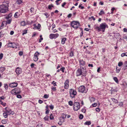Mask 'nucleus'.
Returning <instances> with one entry per match:
<instances>
[{
  "label": "nucleus",
  "mask_w": 127,
  "mask_h": 127,
  "mask_svg": "<svg viewBox=\"0 0 127 127\" xmlns=\"http://www.w3.org/2000/svg\"><path fill=\"white\" fill-rule=\"evenodd\" d=\"M80 69H78L77 71L76 74L77 76H79L82 75L85 76L86 75V70H85V68L84 67L80 66Z\"/></svg>",
  "instance_id": "f257e3e1"
},
{
  "label": "nucleus",
  "mask_w": 127,
  "mask_h": 127,
  "mask_svg": "<svg viewBox=\"0 0 127 127\" xmlns=\"http://www.w3.org/2000/svg\"><path fill=\"white\" fill-rule=\"evenodd\" d=\"M106 28H108V26L105 23H104L100 24L99 27H96L95 29H96L98 31L102 30V32H104Z\"/></svg>",
  "instance_id": "f03ea898"
},
{
  "label": "nucleus",
  "mask_w": 127,
  "mask_h": 127,
  "mask_svg": "<svg viewBox=\"0 0 127 127\" xmlns=\"http://www.w3.org/2000/svg\"><path fill=\"white\" fill-rule=\"evenodd\" d=\"M8 7L6 5H0V13H5L8 10Z\"/></svg>",
  "instance_id": "7ed1b4c3"
},
{
  "label": "nucleus",
  "mask_w": 127,
  "mask_h": 127,
  "mask_svg": "<svg viewBox=\"0 0 127 127\" xmlns=\"http://www.w3.org/2000/svg\"><path fill=\"white\" fill-rule=\"evenodd\" d=\"M80 25L79 23L77 21H73L71 23V26L73 28L77 29Z\"/></svg>",
  "instance_id": "20e7f679"
},
{
  "label": "nucleus",
  "mask_w": 127,
  "mask_h": 127,
  "mask_svg": "<svg viewBox=\"0 0 127 127\" xmlns=\"http://www.w3.org/2000/svg\"><path fill=\"white\" fill-rule=\"evenodd\" d=\"M73 109L75 111H77L80 108L79 103L78 102H75L73 104Z\"/></svg>",
  "instance_id": "39448f33"
},
{
  "label": "nucleus",
  "mask_w": 127,
  "mask_h": 127,
  "mask_svg": "<svg viewBox=\"0 0 127 127\" xmlns=\"http://www.w3.org/2000/svg\"><path fill=\"white\" fill-rule=\"evenodd\" d=\"M70 96L72 98L74 97L77 94V93L75 90L73 89H70L69 91Z\"/></svg>",
  "instance_id": "423d86ee"
},
{
  "label": "nucleus",
  "mask_w": 127,
  "mask_h": 127,
  "mask_svg": "<svg viewBox=\"0 0 127 127\" xmlns=\"http://www.w3.org/2000/svg\"><path fill=\"white\" fill-rule=\"evenodd\" d=\"M78 90L79 92L82 93H86L87 92V91L85 89V88L83 86H81L79 87L78 88Z\"/></svg>",
  "instance_id": "0eeeda50"
},
{
  "label": "nucleus",
  "mask_w": 127,
  "mask_h": 127,
  "mask_svg": "<svg viewBox=\"0 0 127 127\" xmlns=\"http://www.w3.org/2000/svg\"><path fill=\"white\" fill-rule=\"evenodd\" d=\"M59 36V34L58 33L56 34H51L49 35V38L50 39H52L53 38H56L58 37Z\"/></svg>",
  "instance_id": "6e6552de"
},
{
  "label": "nucleus",
  "mask_w": 127,
  "mask_h": 127,
  "mask_svg": "<svg viewBox=\"0 0 127 127\" xmlns=\"http://www.w3.org/2000/svg\"><path fill=\"white\" fill-rule=\"evenodd\" d=\"M39 54V53L37 52H36L35 53L33 58V61L36 62L38 60V57Z\"/></svg>",
  "instance_id": "1a4fd4ad"
},
{
  "label": "nucleus",
  "mask_w": 127,
  "mask_h": 127,
  "mask_svg": "<svg viewBox=\"0 0 127 127\" xmlns=\"http://www.w3.org/2000/svg\"><path fill=\"white\" fill-rule=\"evenodd\" d=\"M9 46L10 47L15 48H17L18 47L17 44H16L15 43H9Z\"/></svg>",
  "instance_id": "9d476101"
},
{
  "label": "nucleus",
  "mask_w": 127,
  "mask_h": 127,
  "mask_svg": "<svg viewBox=\"0 0 127 127\" xmlns=\"http://www.w3.org/2000/svg\"><path fill=\"white\" fill-rule=\"evenodd\" d=\"M69 81L68 80H66L64 83V88L66 89H67L68 88Z\"/></svg>",
  "instance_id": "9b49d317"
},
{
  "label": "nucleus",
  "mask_w": 127,
  "mask_h": 127,
  "mask_svg": "<svg viewBox=\"0 0 127 127\" xmlns=\"http://www.w3.org/2000/svg\"><path fill=\"white\" fill-rule=\"evenodd\" d=\"M18 84L17 83H12L9 84V86L11 88H14L16 87Z\"/></svg>",
  "instance_id": "f8f14e48"
},
{
  "label": "nucleus",
  "mask_w": 127,
  "mask_h": 127,
  "mask_svg": "<svg viewBox=\"0 0 127 127\" xmlns=\"http://www.w3.org/2000/svg\"><path fill=\"white\" fill-rule=\"evenodd\" d=\"M15 72L17 75H19L22 72L21 69L18 67H17L16 69Z\"/></svg>",
  "instance_id": "ddd939ff"
},
{
  "label": "nucleus",
  "mask_w": 127,
  "mask_h": 127,
  "mask_svg": "<svg viewBox=\"0 0 127 127\" xmlns=\"http://www.w3.org/2000/svg\"><path fill=\"white\" fill-rule=\"evenodd\" d=\"M7 24V22L6 21H3L1 24V26H0V29H2L3 28L5 25H6Z\"/></svg>",
  "instance_id": "4468645a"
},
{
  "label": "nucleus",
  "mask_w": 127,
  "mask_h": 127,
  "mask_svg": "<svg viewBox=\"0 0 127 127\" xmlns=\"http://www.w3.org/2000/svg\"><path fill=\"white\" fill-rule=\"evenodd\" d=\"M17 89L15 88L13 89L12 90L11 92V93L12 94H17L16 93V92L15 91V90Z\"/></svg>",
  "instance_id": "2eb2a0df"
},
{
  "label": "nucleus",
  "mask_w": 127,
  "mask_h": 127,
  "mask_svg": "<svg viewBox=\"0 0 127 127\" xmlns=\"http://www.w3.org/2000/svg\"><path fill=\"white\" fill-rule=\"evenodd\" d=\"M80 66H82V65H83V66L85 64V62L83 60L81 61L80 62Z\"/></svg>",
  "instance_id": "dca6fc26"
},
{
  "label": "nucleus",
  "mask_w": 127,
  "mask_h": 127,
  "mask_svg": "<svg viewBox=\"0 0 127 127\" xmlns=\"http://www.w3.org/2000/svg\"><path fill=\"white\" fill-rule=\"evenodd\" d=\"M35 25V26H34V29H39L40 28V25L39 24H38L37 26H35V25Z\"/></svg>",
  "instance_id": "f3484780"
},
{
  "label": "nucleus",
  "mask_w": 127,
  "mask_h": 127,
  "mask_svg": "<svg viewBox=\"0 0 127 127\" xmlns=\"http://www.w3.org/2000/svg\"><path fill=\"white\" fill-rule=\"evenodd\" d=\"M5 112L9 115L10 114L12 113V112H11V110L10 109H8V110H7Z\"/></svg>",
  "instance_id": "a211bd4d"
},
{
  "label": "nucleus",
  "mask_w": 127,
  "mask_h": 127,
  "mask_svg": "<svg viewBox=\"0 0 127 127\" xmlns=\"http://www.w3.org/2000/svg\"><path fill=\"white\" fill-rule=\"evenodd\" d=\"M121 56L122 57H123L124 56H126L127 57V52L125 53H123L121 54Z\"/></svg>",
  "instance_id": "6ab92c4d"
},
{
  "label": "nucleus",
  "mask_w": 127,
  "mask_h": 127,
  "mask_svg": "<svg viewBox=\"0 0 127 127\" xmlns=\"http://www.w3.org/2000/svg\"><path fill=\"white\" fill-rule=\"evenodd\" d=\"M21 26H24L26 25V23L24 21H23L21 23Z\"/></svg>",
  "instance_id": "aec40b11"
},
{
  "label": "nucleus",
  "mask_w": 127,
  "mask_h": 127,
  "mask_svg": "<svg viewBox=\"0 0 127 127\" xmlns=\"http://www.w3.org/2000/svg\"><path fill=\"white\" fill-rule=\"evenodd\" d=\"M22 2V1L21 0H18L16 1V3L19 4H21Z\"/></svg>",
  "instance_id": "412c9836"
},
{
  "label": "nucleus",
  "mask_w": 127,
  "mask_h": 127,
  "mask_svg": "<svg viewBox=\"0 0 127 127\" xmlns=\"http://www.w3.org/2000/svg\"><path fill=\"white\" fill-rule=\"evenodd\" d=\"M16 88L18 89H17L15 90V91L16 92V93L17 94L20 93L21 91H20L19 88Z\"/></svg>",
  "instance_id": "4be33fe9"
},
{
  "label": "nucleus",
  "mask_w": 127,
  "mask_h": 127,
  "mask_svg": "<svg viewBox=\"0 0 127 127\" xmlns=\"http://www.w3.org/2000/svg\"><path fill=\"white\" fill-rule=\"evenodd\" d=\"M90 100L91 102L94 101L95 100V98L93 97H91L90 98Z\"/></svg>",
  "instance_id": "5701e85b"
},
{
  "label": "nucleus",
  "mask_w": 127,
  "mask_h": 127,
  "mask_svg": "<svg viewBox=\"0 0 127 127\" xmlns=\"http://www.w3.org/2000/svg\"><path fill=\"white\" fill-rule=\"evenodd\" d=\"M5 67H2L0 68V72H3L5 70Z\"/></svg>",
  "instance_id": "b1692460"
},
{
  "label": "nucleus",
  "mask_w": 127,
  "mask_h": 127,
  "mask_svg": "<svg viewBox=\"0 0 127 127\" xmlns=\"http://www.w3.org/2000/svg\"><path fill=\"white\" fill-rule=\"evenodd\" d=\"M91 124V123L90 121H87L84 123V124L85 125H90Z\"/></svg>",
  "instance_id": "393cba45"
},
{
  "label": "nucleus",
  "mask_w": 127,
  "mask_h": 127,
  "mask_svg": "<svg viewBox=\"0 0 127 127\" xmlns=\"http://www.w3.org/2000/svg\"><path fill=\"white\" fill-rule=\"evenodd\" d=\"M66 40V38H64L62 39L61 43L62 44H63L65 43V41Z\"/></svg>",
  "instance_id": "a878e982"
},
{
  "label": "nucleus",
  "mask_w": 127,
  "mask_h": 127,
  "mask_svg": "<svg viewBox=\"0 0 127 127\" xmlns=\"http://www.w3.org/2000/svg\"><path fill=\"white\" fill-rule=\"evenodd\" d=\"M4 117L6 118L7 117L8 114L5 112L3 114Z\"/></svg>",
  "instance_id": "bb28decb"
},
{
  "label": "nucleus",
  "mask_w": 127,
  "mask_h": 127,
  "mask_svg": "<svg viewBox=\"0 0 127 127\" xmlns=\"http://www.w3.org/2000/svg\"><path fill=\"white\" fill-rule=\"evenodd\" d=\"M14 17L16 18H17L19 16V15L18 12H16L14 15Z\"/></svg>",
  "instance_id": "cd10ccee"
},
{
  "label": "nucleus",
  "mask_w": 127,
  "mask_h": 127,
  "mask_svg": "<svg viewBox=\"0 0 127 127\" xmlns=\"http://www.w3.org/2000/svg\"><path fill=\"white\" fill-rule=\"evenodd\" d=\"M113 79L116 83H118V79L116 77H114Z\"/></svg>",
  "instance_id": "c85d7f7f"
},
{
  "label": "nucleus",
  "mask_w": 127,
  "mask_h": 127,
  "mask_svg": "<svg viewBox=\"0 0 127 127\" xmlns=\"http://www.w3.org/2000/svg\"><path fill=\"white\" fill-rule=\"evenodd\" d=\"M44 119L46 121H48L49 119V117L47 116H46L44 118Z\"/></svg>",
  "instance_id": "c756f323"
},
{
  "label": "nucleus",
  "mask_w": 127,
  "mask_h": 127,
  "mask_svg": "<svg viewBox=\"0 0 127 127\" xmlns=\"http://www.w3.org/2000/svg\"><path fill=\"white\" fill-rule=\"evenodd\" d=\"M2 123L3 124H5L7 123L5 119L2 120L1 121Z\"/></svg>",
  "instance_id": "7c9ffc66"
},
{
  "label": "nucleus",
  "mask_w": 127,
  "mask_h": 127,
  "mask_svg": "<svg viewBox=\"0 0 127 127\" xmlns=\"http://www.w3.org/2000/svg\"><path fill=\"white\" fill-rule=\"evenodd\" d=\"M120 68L118 67H117L116 68V72L117 73H118L120 71Z\"/></svg>",
  "instance_id": "2f4dec72"
},
{
  "label": "nucleus",
  "mask_w": 127,
  "mask_h": 127,
  "mask_svg": "<svg viewBox=\"0 0 127 127\" xmlns=\"http://www.w3.org/2000/svg\"><path fill=\"white\" fill-rule=\"evenodd\" d=\"M104 12L103 11V10H101L100 11V12L99 13V15H101L102 14H104Z\"/></svg>",
  "instance_id": "473e14b6"
},
{
  "label": "nucleus",
  "mask_w": 127,
  "mask_h": 127,
  "mask_svg": "<svg viewBox=\"0 0 127 127\" xmlns=\"http://www.w3.org/2000/svg\"><path fill=\"white\" fill-rule=\"evenodd\" d=\"M123 64V63L122 62H120L119 63L118 66H121Z\"/></svg>",
  "instance_id": "72a5a7b5"
},
{
  "label": "nucleus",
  "mask_w": 127,
  "mask_h": 127,
  "mask_svg": "<svg viewBox=\"0 0 127 127\" xmlns=\"http://www.w3.org/2000/svg\"><path fill=\"white\" fill-rule=\"evenodd\" d=\"M112 100L114 102L117 103L118 102L117 100L116 99H115L114 98H111Z\"/></svg>",
  "instance_id": "f704fd0d"
},
{
  "label": "nucleus",
  "mask_w": 127,
  "mask_h": 127,
  "mask_svg": "<svg viewBox=\"0 0 127 127\" xmlns=\"http://www.w3.org/2000/svg\"><path fill=\"white\" fill-rule=\"evenodd\" d=\"M50 119L51 120H53L54 119L53 116L52 114H51L50 117Z\"/></svg>",
  "instance_id": "c9c22d12"
},
{
  "label": "nucleus",
  "mask_w": 127,
  "mask_h": 127,
  "mask_svg": "<svg viewBox=\"0 0 127 127\" xmlns=\"http://www.w3.org/2000/svg\"><path fill=\"white\" fill-rule=\"evenodd\" d=\"M66 116V114H63L62 115V118L63 119H65Z\"/></svg>",
  "instance_id": "e433bc0d"
},
{
  "label": "nucleus",
  "mask_w": 127,
  "mask_h": 127,
  "mask_svg": "<svg viewBox=\"0 0 127 127\" xmlns=\"http://www.w3.org/2000/svg\"><path fill=\"white\" fill-rule=\"evenodd\" d=\"M92 105L93 107H95L97 105V103H94L92 104Z\"/></svg>",
  "instance_id": "4c0bfd02"
},
{
  "label": "nucleus",
  "mask_w": 127,
  "mask_h": 127,
  "mask_svg": "<svg viewBox=\"0 0 127 127\" xmlns=\"http://www.w3.org/2000/svg\"><path fill=\"white\" fill-rule=\"evenodd\" d=\"M4 87L5 88V89H7V88H8V85L6 84H4Z\"/></svg>",
  "instance_id": "58836bf2"
},
{
  "label": "nucleus",
  "mask_w": 127,
  "mask_h": 127,
  "mask_svg": "<svg viewBox=\"0 0 127 127\" xmlns=\"http://www.w3.org/2000/svg\"><path fill=\"white\" fill-rule=\"evenodd\" d=\"M27 32V30H25L23 32V33H22V34L24 35V34H26Z\"/></svg>",
  "instance_id": "ea45409f"
},
{
  "label": "nucleus",
  "mask_w": 127,
  "mask_h": 127,
  "mask_svg": "<svg viewBox=\"0 0 127 127\" xmlns=\"http://www.w3.org/2000/svg\"><path fill=\"white\" fill-rule=\"evenodd\" d=\"M48 97H49L48 95L46 94H45L44 95V97L45 98H47Z\"/></svg>",
  "instance_id": "a19ab883"
},
{
  "label": "nucleus",
  "mask_w": 127,
  "mask_h": 127,
  "mask_svg": "<svg viewBox=\"0 0 127 127\" xmlns=\"http://www.w3.org/2000/svg\"><path fill=\"white\" fill-rule=\"evenodd\" d=\"M49 107H50V109L51 110L53 109L54 108V106L52 105H50L49 106Z\"/></svg>",
  "instance_id": "79ce46f5"
},
{
  "label": "nucleus",
  "mask_w": 127,
  "mask_h": 127,
  "mask_svg": "<svg viewBox=\"0 0 127 127\" xmlns=\"http://www.w3.org/2000/svg\"><path fill=\"white\" fill-rule=\"evenodd\" d=\"M68 103L69 105L70 106H71L73 105V102L72 101H69V102Z\"/></svg>",
  "instance_id": "37998d69"
},
{
  "label": "nucleus",
  "mask_w": 127,
  "mask_h": 127,
  "mask_svg": "<svg viewBox=\"0 0 127 127\" xmlns=\"http://www.w3.org/2000/svg\"><path fill=\"white\" fill-rule=\"evenodd\" d=\"M83 115L82 114H80L79 115V118L81 119H82L83 118Z\"/></svg>",
  "instance_id": "c03bdc74"
},
{
  "label": "nucleus",
  "mask_w": 127,
  "mask_h": 127,
  "mask_svg": "<svg viewBox=\"0 0 127 127\" xmlns=\"http://www.w3.org/2000/svg\"><path fill=\"white\" fill-rule=\"evenodd\" d=\"M3 56V54L2 53H1L0 54V60L2 59Z\"/></svg>",
  "instance_id": "a18cd8bd"
},
{
  "label": "nucleus",
  "mask_w": 127,
  "mask_h": 127,
  "mask_svg": "<svg viewBox=\"0 0 127 127\" xmlns=\"http://www.w3.org/2000/svg\"><path fill=\"white\" fill-rule=\"evenodd\" d=\"M56 82H55L54 81H53L52 83V84H53V85L54 86H55L57 85L56 84Z\"/></svg>",
  "instance_id": "49530a36"
},
{
  "label": "nucleus",
  "mask_w": 127,
  "mask_h": 127,
  "mask_svg": "<svg viewBox=\"0 0 127 127\" xmlns=\"http://www.w3.org/2000/svg\"><path fill=\"white\" fill-rule=\"evenodd\" d=\"M91 18H92L94 20H95V18L93 16H92L91 17H89V19L90 20Z\"/></svg>",
  "instance_id": "de8ad7c7"
},
{
  "label": "nucleus",
  "mask_w": 127,
  "mask_h": 127,
  "mask_svg": "<svg viewBox=\"0 0 127 127\" xmlns=\"http://www.w3.org/2000/svg\"><path fill=\"white\" fill-rule=\"evenodd\" d=\"M17 97L18 98H22V96L20 95H17Z\"/></svg>",
  "instance_id": "09e8293b"
},
{
  "label": "nucleus",
  "mask_w": 127,
  "mask_h": 127,
  "mask_svg": "<svg viewBox=\"0 0 127 127\" xmlns=\"http://www.w3.org/2000/svg\"><path fill=\"white\" fill-rule=\"evenodd\" d=\"M70 56L72 57L73 56V52H71L70 54Z\"/></svg>",
  "instance_id": "8fccbe9b"
},
{
  "label": "nucleus",
  "mask_w": 127,
  "mask_h": 127,
  "mask_svg": "<svg viewBox=\"0 0 127 127\" xmlns=\"http://www.w3.org/2000/svg\"><path fill=\"white\" fill-rule=\"evenodd\" d=\"M64 67H62L60 69V70L62 71L63 72H64Z\"/></svg>",
  "instance_id": "3c124183"
},
{
  "label": "nucleus",
  "mask_w": 127,
  "mask_h": 127,
  "mask_svg": "<svg viewBox=\"0 0 127 127\" xmlns=\"http://www.w3.org/2000/svg\"><path fill=\"white\" fill-rule=\"evenodd\" d=\"M11 22V20H8L7 21H6L7 24V23L8 24H9Z\"/></svg>",
  "instance_id": "603ef678"
},
{
  "label": "nucleus",
  "mask_w": 127,
  "mask_h": 127,
  "mask_svg": "<svg viewBox=\"0 0 127 127\" xmlns=\"http://www.w3.org/2000/svg\"><path fill=\"white\" fill-rule=\"evenodd\" d=\"M30 10L31 12H33L34 10V9L33 8H31Z\"/></svg>",
  "instance_id": "864d4df0"
},
{
  "label": "nucleus",
  "mask_w": 127,
  "mask_h": 127,
  "mask_svg": "<svg viewBox=\"0 0 127 127\" xmlns=\"http://www.w3.org/2000/svg\"><path fill=\"white\" fill-rule=\"evenodd\" d=\"M51 89L52 90L54 91H55L56 90V88L55 87H52Z\"/></svg>",
  "instance_id": "5fc2aeb1"
},
{
  "label": "nucleus",
  "mask_w": 127,
  "mask_h": 127,
  "mask_svg": "<svg viewBox=\"0 0 127 127\" xmlns=\"http://www.w3.org/2000/svg\"><path fill=\"white\" fill-rule=\"evenodd\" d=\"M96 110L97 112H99L100 111V109L98 108H97L96 109Z\"/></svg>",
  "instance_id": "6e6d98bb"
},
{
  "label": "nucleus",
  "mask_w": 127,
  "mask_h": 127,
  "mask_svg": "<svg viewBox=\"0 0 127 127\" xmlns=\"http://www.w3.org/2000/svg\"><path fill=\"white\" fill-rule=\"evenodd\" d=\"M43 101L40 99H39L38 100V102L40 103L41 104L43 103Z\"/></svg>",
  "instance_id": "4d7b16f0"
},
{
  "label": "nucleus",
  "mask_w": 127,
  "mask_h": 127,
  "mask_svg": "<svg viewBox=\"0 0 127 127\" xmlns=\"http://www.w3.org/2000/svg\"><path fill=\"white\" fill-rule=\"evenodd\" d=\"M53 6L52 5H49L48 6V8L49 9H51V7Z\"/></svg>",
  "instance_id": "13d9d810"
},
{
  "label": "nucleus",
  "mask_w": 127,
  "mask_h": 127,
  "mask_svg": "<svg viewBox=\"0 0 127 127\" xmlns=\"http://www.w3.org/2000/svg\"><path fill=\"white\" fill-rule=\"evenodd\" d=\"M66 3L65 2H64L63 3L62 5V6L63 7H64Z\"/></svg>",
  "instance_id": "bf43d9fd"
},
{
  "label": "nucleus",
  "mask_w": 127,
  "mask_h": 127,
  "mask_svg": "<svg viewBox=\"0 0 127 127\" xmlns=\"http://www.w3.org/2000/svg\"><path fill=\"white\" fill-rule=\"evenodd\" d=\"M23 54V53L22 52H20L19 53V54L20 56H22Z\"/></svg>",
  "instance_id": "052dcab7"
},
{
  "label": "nucleus",
  "mask_w": 127,
  "mask_h": 127,
  "mask_svg": "<svg viewBox=\"0 0 127 127\" xmlns=\"http://www.w3.org/2000/svg\"><path fill=\"white\" fill-rule=\"evenodd\" d=\"M5 97H4V96H2L0 97V98L2 99H4L5 98Z\"/></svg>",
  "instance_id": "680f3d73"
},
{
  "label": "nucleus",
  "mask_w": 127,
  "mask_h": 127,
  "mask_svg": "<svg viewBox=\"0 0 127 127\" xmlns=\"http://www.w3.org/2000/svg\"><path fill=\"white\" fill-rule=\"evenodd\" d=\"M44 14L46 17V18H48L49 16V15L48 14V13H45Z\"/></svg>",
  "instance_id": "e2e57ef3"
},
{
  "label": "nucleus",
  "mask_w": 127,
  "mask_h": 127,
  "mask_svg": "<svg viewBox=\"0 0 127 127\" xmlns=\"http://www.w3.org/2000/svg\"><path fill=\"white\" fill-rule=\"evenodd\" d=\"M34 64L33 63H32L31 64V66L32 68H33L34 67Z\"/></svg>",
  "instance_id": "0e129e2a"
},
{
  "label": "nucleus",
  "mask_w": 127,
  "mask_h": 127,
  "mask_svg": "<svg viewBox=\"0 0 127 127\" xmlns=\"http://www.w3.org/2000/svg\"><path fill=\"white\" fill-rule=\"evenodd\" d=\"M36 127H42L41 125H37Z\"/></svg>",
  "instance_id": "69168bd1"
},
{
  "label": "nucleus",
  "mask_w": 127,
  "mask_h": 127,
  "mask_svg": "<svg viewBox=\"0 0 127 127\" xmlns=\"http://www.w3.org/2000/svg\"><path fill=\"white\" fill-rule=\"evenodd\" d=\"M88 66L89 67H93V65L92 64H88Z\"/></svg>",
  "instance_id": "338daca9"
},
{
  "label": "nucleus",
  "mask_w": 127,
  "mask_h": 127,
  "mask_svg": "<svg viewBox=\"0 0 127 127\" xmlns=\"http://www.w3.org/2000/svg\"><path fill=\"white\" fill-rule=\"evenodd\" d=\"M14 33V32L13 31H11L10 32V34L11 35H13Z\"/></svg>",
  "instance_id": "774afa93"
}]
</instances>
